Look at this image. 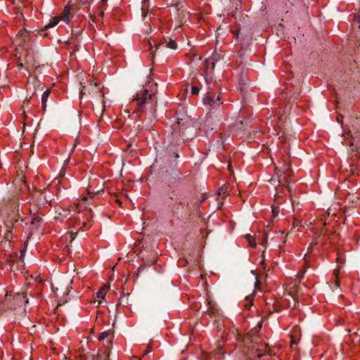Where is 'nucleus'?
<instances>
[{"label": "nucleus", "instance_id": "f257e3e1", "mask_svg": "<svg viewBox=\"0 0 360 360\" xmlns=\"http://www.w3.org/2000/svg\"><path fill=\"white\" fill-rule=\"evenodd\" d=\"M242 341L248 348L245 360H265L266 356L273 355L271 350L267 349V345L257 334V330H252L242 338Z\"/></svg>", "mask_w": 360, "mask_h": 360}, {"label": "nucleus", "instance_id": "f03ea898", "mask_svg": "<svg viewBox=\"0 0 360 360\" xmlns=\"http://www.w3.org/2000/svg\"><path fill=\"white\" fill-rule=\"evenodd\" d=\"M179 155L174 146L167 148L164 151L162 157L160 158L163 162L168 163L170 168H164L161 172V179L165 184H173L181 179V173L176 168V163L174 160L178 158Z\"/></svg>", "mask_w": 360, "mask_h": 360}, {"label": "nucleus", "instance_id": "7ed1b4c3", "mask_svg": "<svg viewBox=\"0 0 360 360\" xmlns=\"http://www.w3.org/2000/svg\"><path fill=\"white\" fill-rule=\"evenodd\" d=\"M6 305L11 309H16L22 308L26 303H28V299L22 293L6 294L5 299Z\"/></svg>", "mask_w": 360, "mask_h": 360}, {"label": "nucleus", "instance_id": "20e7f679", "mask_svg": "<svg viewBox=\"0 0 360 360\" xmlns=\"http://www.w3.org/2000/svg\"><path fill=\"white\" fill-rule=\"evenodd\" d=\"M154 94H149L148 89H144L141 91L140 94H137L134 98V101L137 102V107L136 108L135 111L139 112L141 111L144 107L148 100H152Z\"/></svg>", "mask_w": 360, "mask_h": 360}, {"label": "nucleus", "instance_id": "39448f33", "mask_svg": "<svg viewBox=\"0 0 360 360\" xmlns=\"http://www.w3.org/2000/svg\"><path fill=\"white\" fill-rule=\"evenodd\" d=\"M276 176L278 178L279 185H283L284 183L288 182L290 177L291 176V170L288 165H285L283 170L281 171L276 168Z\"/></svg>", "mask_w": 360, "mask_h": 360}, {"label": "nucleus", "instance_id": "423d86ee", "mask_svg": "<svg viewBox=\"0 0 360 360\" xmlns=\"http://www.w3.org/2000/svg\"><path fill=\"white\" fill-rule=\"evenodd\" d=\"M32 198L38 205H44L49 201L45 191H36L32 194Z\"/></svg>", "mask_w": 360, "mask_h": 360}, {"label": "nucleus", "instance_id": "0eeeda50", "mask_svg": "<svg viewBox=\"0 0 360 360\" xmlns=\"http://www.w3.org/2000/svg\"><path fill=\"white\" fill-rule=\"evenodd\" d=\"M351 129L348 130L347 134L353 139L360 136L358 118H355L351 123Z\"/></svg>", "mask_w": 360, "mask_h": 360}, {"label": "nucleus", "instance_id": "6e6552de", "mask_svg": "<svg viewBox=\"0 0 360 360\" xmlns=\"http://www.w3.org/2000/svg\"><path fill=\"white\" fill-rule=\"evenodd\" d=\"M218 102H219V105L222 104V103L220 102V97L219 96L216 98H214L209 95L205 96L203 98L204 104H207L212 107H215Z\"/></svg>", "mask_w": 360, "mask_h": 360}, {"label": "nucleus", "instance_id": "1a4fd4ad", "mask_svg": "<svg viewBox=\"0 0 360 360\" xmlns=\"http://www.w3.org/2000/svg\"><path fill=\"white\" fill-rule=\"evenodd\" d=\"M216 60H217L214 58V56H213V58L207 59L205 61L207 68L213 70L215 68Z\"/></svg>", "mask_w": 360, "mask_h": 360}, {"label": "nucleus", "instance_id": "9d476101", "mask_svg": "<svg viewBox=\"0 0 360 360\" xmlns=\"http://www.w3.org/2000/svg\"><path fill=\"white\" fill-rule=\"evenodd\" d=\"M110 287L107 285L103 286V288L97 292L96 296L98 298L103 299L106 292L109 290Z\"/></svg>", "mask_w": 360, "mask_h": 360}, {"label": "nucleus", "instance_id": "9b49d317", "mask_svg": "<svg viewBox=\"0 0 360 360\" xmlns=\"http://www.w3.org/2000/svg\"><path fill=\"white\" fill-rule=\"evenodd\" d=\"M164 44H165V47L170 48L172 49H176L177 46L176 41L171 39H165Z\"/></svg>", "mask_w": 360, "mask_h": 360}, {"label": "nucleus", "instance_id": "f8f14e48", "mask_svg": "<svg viewBox=\"0 0 360 360\" xmlns=\"http://www.w3.org/2000/svg\"><path fill=\"white\" fill-rule=\"evenodd\" d=\"M6 226L7 227V233H6V238H8L11 233V229L13 226V219H8L6 223Z\"/></svg>", "mask_w": 360, "mask_h": 360}, {"label": "nucleus", "instance_id": "ddd939ff", "mask_svg": "<svg viewBox=\"0 0 360 360\" xmlns=\"http://www.w3.org/2000/svg\"><path fill=\"white\" fill-rule=\"evenodd\" d=\"M60 21V18L58 17H55L52 18L50 22L44 27L45 29H49L51 27H55Z\"/></svg>", "mask_w": 360, "mask_h": 360}, {"label": "nucleus", "instance_id": "4468645a", "mask_svg": "<svg viewBox=\"0 0 360 360\" xmlns=\"http://www.w3.org/2000/svg\"><path fill=\"white\" fill-rule=\"evenodd\" d=\"M146 252L147 251L146 250V249L141 250L140 252L139 253V257H141L143 259V262L145 264H149V265L155 264V260L154 259L153 261H151V262H149L148 260H145V257H146Z\"/></svg>", "mask_w": 360, "mask_h": 360}, {"label": "nucleus", "instance_id": "2eb2a0df", "mask_svg": "<svg viewBox=\"0 0 360 360\" xmlns=\"http://www.w3.org/2000/svg\"><path fill=\"white\" fill-rule=\"evenodd\" d=\"M70 12L68 9H65L63 11V13L60 17H58L60 20H62L63 21L65 22L66 23H68L70 21L69 18Z\"/></svg>", "mask_w": 360, "mask_h": 360}, {"label": "nucleus", "instance_id": "dca6fc26", "mask_svg": "<svg viewBox=\"0 0 360 360\" xmlns=\"http://www.w3.org/2000/svg\"><path fill=\"white\" fill-rule=\"evenodd\" d=\"M17 257H18L17 255H4V257L2 259H4L5 262H13L15 258H17Z\"/></svg>", "mask_w": 360, "mask_h": 360}, {"label": "nucleus", "instance_id": "f3484780", "mask_svg": "<svg viewBox=\"0 0 360 360\" xmlns=\"http://www.w3.org/2000/svg\"><path fill=\"white\" fill-rule=\"evenodd\" d=\"M40 221H41V219L39 217H34L32 218V220L31 221V225L32 226H34V228L37 229Z\"/></svg>", "mask_w": 360, "mask_h": 360}, {"label": "nucleus", "instance_id": "a211bd4d", "mask_svg": "<svg viewBox=\"0 0 360 360\" xmlns=\"http://www.w3.org/2000/svg\"><path fill=\"white\" fill-rule=\"evenodd\" d=\"M96 357L98 360H108V354H105V352H98L96 354Z\"/></svg>", "mask_w": 360, "mask_h": 360}, {"label": "nucleus", "instance_id": "6ab92c4d", "mask_svg": "<svg viewBox=\"0 0 360 360\" xmlns=\"http://www.w3.org/2000/svg\"><path fill=\"white\" fill-rule=\"evenodd\" d=\"M187 15H188V13H184L183 11L181 12H179L178 14L179 21L181 22H184V21L186 22V17Z\"/></svg>", "mask_w": 360, "mask_h": 360}, {"label": "nucleus", "instance_id": "aec40b11", "mask_svg": "<svg viewBox=\"0 0 360 360\" xmlns=\"http://www.w3.org/2000/svg\"><path fill=\"white\" fill-rule=\"evenodd\" d=\"M110 333L108 331H104V332H102L99 337L98 338V340L99 341H102V340H104L105 338H107L109 335Z\"/></svg>", "mask_w": 360, "mask_h": 360}, {"label": "nucleus", "instance_id": "412c9836", "mask_svg": "<svg viewBox=\"0 0 360 360\" xmlns=\"http://www.w3.org/2000/svg\"><path fill=\"white\" fill-rule=\"evenodd\" d=\"M246 238L250 246L255 247L256 245L253 238L250 235H247Z\"/></svg>", "mask_w": 360, "mask_h": 360}, {"label": "nucleus", "instance_id": "4be33fe9", "mask_svg": "<svg viewBox=\"0 0 360 360\" xmlns=\"http://www.w3.org/2000/svg\"><path fill=\"white\" fill-rule=\"evenodd\" d=\"M50 90L47 89L46 90L43 94H42V96H41V100L42 101H46L48 100V98L49 96V94H50Z\"/></svg>", "mask_w": 360, "mask_h": 360}, {"label": "nucleus", "instance_id": "5701e85b", "mask_svg": "<svg viewBox=\"0 0 360 360\" xmlns=\"http://www.w3.org/2000/svg\"><path fill=\"white\" fill-rule=\"evenodd\" d=\"M191 91L193 95H198L200 92V89L197 86H192L191 88Z\"/></svg>", "mask_w": 360, "mask_h": 360}, {"label": "nucleus", "instance_id": "b1692460", "mask_svg": "<svg viewBox=\"0 0 360 360\" xmlns=\"http://www.w3.org/2000/svg\"><path fill=\"white\" fill-rule=\"evenodd\" d=\"M168 197L171 199V200H174L176 197V191H171L169 192L168 193Z\"/></svg>", "mask_w": 360, "mask_h": 360}, {"label": "nucleus", "instance_id": "393cba45", "mask_svg": "<svg viewBox=\"0 0 360 360\" xmlns=\"http://www.w3.org/2000/svg\"><path fill=\"white\" fill-rule=\"evenodd\" d=\"M81 6H86L90 4L93 0H79Z\"/></svg>", "mask_w": 360, "mask_h": 360}, {"label": "nucleus", "instance_id": "a878e982", "mask_svg": "<svg viewBox=\"0 0 360 360\" xmlns=\"http://www.w3.org/2000/svg\"><path fill=\"white\" fill-rule=\"evenodd\" d=\"M271 212H272L273 217H277L279 213L278 207H273Z\"/></svg>", "mask_w": 360, "mask_h": 360}, {"label": "nucleus", "instance_id": "bb28decb", "mask_svg": "<svg viewBox=\"0 0 360 360\" xmlns=\"http://www.w3.org/2000/svg\"><path fill=\"white\" fill-rule=\"evenodd\" d=\"M252 297L253 295H252L245 297L246 300L249 302L247 304H245V307H250L252 305L251 302L252 300Z\"/></svg>", "mask_w": 360, "mask_h": 360}, {"label": "nucleus", "instance_id": "cd10ccee", "mask_svg": "<svg viewBox=\"0 0 360 360\" xmlns=\"http://www.w3.org/2000/svg\"><path fill=\"white\" fill-rule=\"evenodd\" d=\"M151 352V348L150 345H148L146 350L143 352V355H146L147 354Z\"/></svg>", "mask_w": 360, "mask_h": 360}, {"label": "nucleus", "instance_id": "c85d7f7f", "mask_svg": "<svg viewBox=\"0 0 360 360\" xmlns=\"http://www.w3.org/2000/svg\"><path fill=\"white\" fill-rule=\"evenodd\" d=\"M46 101H42L41 100V105H42V108H43V110L45 111L46 110Z\"/></svg>", "mask_w": 360, "mask_h": 360}, {"label": "nucleus", "instance_id": "c756f323", "mask_svg": "<svg viewBox=\"0 0 360 360\" xmlns=\"http://www.w3.org/2000/svg\"><path fill=\"white\" fill-rule=\"evenodd\" d=\"M354 20L359 23V27H360V15H355Z\"/></svg>", "mask_w": 360, "mask_h": 360}, {"label": "nucleus", "instance_id": "7c9ffc66", "mask_svg": "<svg viewBox=\"0 0 360 360\" xmlns=\"http://www.w3.org/2000/svg\"><path fill=\"white\" fill-rule=\"evenodd\" d=\"M207 199V195L204 194L202 196H201V199L200 200V202L202 203Z\"/></svg>", "mask_w": 360, "mask_h": 360}, {"label": "nucleus", "instance_id": "2f4dec72", "mask_svg": "<svg viewBox=\"0 0 360 360\" xmlns=\"http://www.w3.org/2000/svg\"><path fill=\"white\" fill-rule=\"evenodd\" d=\"M182 121H183V119H182V118H181V119H180V118H179V117H178V118H177V124H178V125L181 124V122H182Z\"/></svg>", "mask_w": 360, "mask_h": 360}, {"label": "nucleus", "instance_id": "473e14b6", "mask_svg": "<svg viewBox=\"0 0 360 360\" xmlns=\"http://www.w3.org/2000/svg\"><path fill=\"white\" fill-rule=\"evenodd\" d=\"M80 96H82L84 94H85V89H83L79 92Z\"/></svg>", "mask_w": 360, "mask_h": 360}, {"label": "nucleus", "instance_id": "72a5a7b5", "mask_svg": "<svg viewBox=\"0 0 360 360\" xmlns=\"http://www.w3.org/2000/svg\"><path fill=\"white\" fill-rule=\"evenodd\" d=\"M233 35H234V37H235L236 38H238V31H237V32H236V31L233 32Z\"/></svg>", "mask_w": 360, "mask_h": 360}, {"label": "nucleus", "instance_id": "f704fd0d", "mask_svg": "<svg viewBox=\"0 0 360 360\" xmlns=\"http://www.w3.org/2000/svg\"><path fill=\"white\" fill-rule=\"evenodd\" d=\"M150 58H151L152 60H153V58H154V53H153V51H151V53H150Z\"/></svg>", "mask_w": 360, "mask_h": 360}, {"label": "nucleus", "instance_id": "c9c22d12", "mask_svg": "<svg viewBox=\"0 0 360 360\" xmlns=\"http://www.w3.org/2000/svg\"><path fill=\"white\" fill-rule=\"evenodd\" d=\"M161 46H162V44H156V45H155V48H156V49H160Z\"/></svg>", "mask_w": 360, "mask_h": 360}, {"label": "nucleus", "instance_id": "e433bc0d", "mask_svg": "<svg viewBox=\"0 0 360 360\" xmlns=\"http://www.w3.org/2000/svg\"><path fill=\"white\" fill-rule=\"evenodd\" d=\"M313 245H314V243H311V244L309 245V248H308L309 251H311V250H312V247H313Z\"/></svg>", "mask_w": 360, "mask_h": 360}, {"label": "nucleus", "instance_id": "4c0bfd02", "mask_svg": "<svg viewBox=\"0 0 360 360\" xmlns=\"http://www.w3.org/2000/svg\"><path fill=\"white\" fill-rule=\"evenodd\" d=\"M335 285L336 287H339V281L338 280L335 281Z\"/></svg>", "mask_w": 360, "mask_h": 360}, {"label": "nucleus", "instance_id": "58836bf2", "mask_svg": "<svg viewBox=\"0 0 360 360\" xmlns=\"http://www.w3.org/2000/svg\"><path fill=\"white\" fill-rule=\"evenodd\" d=\"M101 2L103 4H105L106 2H107V0H101Z\"/></svg>", "mask_w": 360, "mask_h": 360}, {"label": "nucleus", "instance_id": "ea45409f", "mask_svg": "<svg viewBox=\"0 0 360 360\" xmlns=\"http://www.w3.org/2000/svg\"><path fill=\"white\" fill-rule=\"evenodd\" d=\"M179 205L184 204V202L182 200H180L179 202Z\"/></svg>", "mask_w": 360, "mask_h": 360}, {"label": "nucleus", "instance_id": "a19ab883", "mask_svg": "<svg viewBox=\"0 0 360 360\" xmlns=\"http://www.w3.org/2000/svg\"><path fill=\"white\" fill-rule=\"evenodd\" d=\"M148 1V0H143V3L144 4V5H146Z\"/></svg>", "mask_w": 360, "mask_h": 360}, {"label": "nucleus", "instance_id": "79ce46f5", "mask_svg": "<svg viewBox=\"0 0 360 360\" xmlns=\"http://www.w3.org/2000/svg\"><path fill=\"white\" fill-rule=\"evenodd\" d=\"M187 208H188V210H191V205H190V204H189V203H188V204H187Z\"/></svg>", "mask_w": 360, "mask_h": 360}, {"label": "nucleus", "instance_id": "37998d69", "mask_svg": "<svg viewBox=\"0 0 360 360\" xmlns=\"http://www.w3.org/2000/svg\"><path fill=\"white\" fill-rule=\"evenodd\" d=\"M259 283V281L256 278V281H255V285H258Z\"/></svg>", "mask_w": 360, "mask_h": 360}, {"label": "nucleus", "instance_id": "c03bdc74", "mask_svg": "<svg viewBox=\"0 0 360 360\" xmlns=\"http://www.w3.org/2000/svg\"><path fill=\"white\" fill-rule=\"evenodd\" d=\"M22 256H23V252H22V251H21V254H20V258H22Z\"/></svg>", "mask_w": 360, "mask_h": 360}, {"label": "nucleus", "instance_id": "a18cd8bd", "mask_svg": "<svg viewBox=\"0 0 360 360\" xmlns=\"http://www.w3.org/2000/svg\"><path fill=\"white\" fill-rule=\"evenodd\" d=\"M91 210H86V212H88V214H90V213H91Z\"/></svg>", "mask_w": 360, "mask_h": 360}, {"label": "nucleus", "instance_id": "49530a36", "mask_svg": "<svg viewBox=\"0 0 360 360\" xmlns=\"http://www.w3.org/2000/svg\"><path fill=\"white\" fill-rule=\"evenodd\" d=\"M152 49H153V46H152V45H151V44H150V49H151V50H152Z\"/></svg>", "mask_w": 360, "mask_h": 360}, {"label": "nucleus", "instance_id": "de8ad7c7", "mask_svg": "<svg viewBox=\"0 0 360 360\" xmlns=\"http://www.w3.org/2000/svg\"><path fill=\"white\" fill-rule=\"evenodd\" d=\"M265 243H266V239H265L264 241L263 242V245H264Z\"/></svg>", "mask_w": 360, "mask_h": 360}, {"label": "nucleus", "instance_id": "09e8293b", "mask_svg": "<svg viewBox=\"0 0 360 360\" xmlns=\"http://www.w3.org/2000/svg\"><path fill=\"white\" fill-rule=\"evenodd\" d=\"M304 273V271L302 274V275L300 276V278H303V274Z\"/></svg>", "mask_w": 360, "mask_h": 360}]
</instances>
